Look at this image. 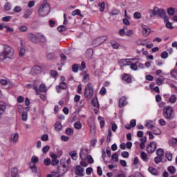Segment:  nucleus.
Instances as JSON below:
<instances>
[{"label": "nucleus", "mask_w": 177, "mask_h": 177, "mask_svg": "<svg viewBox=\"0 0 177 177\" xmlns=\"http://www.w3.org/2000/svg\"><path fill=\"white\" fill-rule=\"evenodd\" d=\"M150 17H154V16H159L160 17L164 18V21L166 23L167 28L170 30L174 29L172 23L169 22V18L167 17L165 14V10L158 8V7L153 8V10H149Z\"/></svg>", "instance_id": "nucleus-1"}, {"label": "nucleus", "mask_w": 177, "mask_h": 177, "mask_svg": "<svg viewBox=\"0 0 177 177\" xmlns=\"http://www.w3.org/2000/svg\"><path fill=\"white\" fill-rule=\"evenodd\" d=\"M95 93V91H93V84L92 83H88L87 85L85 87L84 90V97L86 99H91V97H93V94Z\"/></svg>", "instance_id": "nucleus-2"}, {"label": "nucleus", "mask_w": 177, "mask_h": 177, "mask_svg": "<svg viewBox=\"0 0 177 177\" xmlns=\"http://www.w3.org/2000/svg\"><path fill=\"white\" fill-rule=\"evenodd\" d=\"M174 113V109L169 106H165L163 108L162 115L165 118V120H168V121H171V120H174V116H172V113Z\"/></svg>", "instance_id": "nucleus-3"}, {"label": "nucleus", "mask_w": 177, "mask_h": 177, "mask_svg": "<svg viewBox=\"0 0 177 177\" xmlns=\"http://www.w3.org/2000/svg\"><path fill=\"white\" fill-rule=\"evenodd\" d=\"M39 162L38 157L33 156L29 162V168L31 169L32 174H37V164Z\"/></svg>", "instance_id": "nucleus-4"}, {"label": "nucleus", "mask_w": 177, "mask_h": 177, "mask_svg": "<svg viewBox=\"0 0 177 177\" xmlns=\"http://www.w3.org/2000/svg\"><path fill=\"white\" fill-rule=\"evenodd\" d=\"M3 53H4L8 59H13L15 57V50L8 45L3 46Z\"/></svg>", "instance_id": "nucleus-5"}, {"label": "nucleus", "mask_w": 177, "mask_h": 177, "mask_svg": "<svg viewBox=\"0 0 177 177\" xmlns=\"http://www.w3.org/2000/svg\"><path fill=\"white\" fill-rule=\"evenodd\" d=\"M33 89L35 91L37 95H39V97L41 100H45V95L44 94H41V93L45 92V84H41L39 87L34 85Z\"/></svg>", "instance_id": "nucleus-6"}, {"label": "nucleus", "mask_w": 177, "mask_h": 177, "mask_svg": "<svg viewBox=\"0 0 177 177\" xmlns=\"http://www.w3.org/2000/svg\"><path fill=\"white\" fill-rule=\"evenodd\" d=\"M157 150V142L155 141L151 142L146 147V151L148 154H153Z\"/></svg>", "instance_id": "nucleus-7"}, {"label": "nucleus", "mask_w": 177, "mask_h": 177, "mask_svg": "<svg viewBox=\"0 0 177 177\" xmlns=\"http://www.w3.org/2000/svg\"><path fill=\"white\" fill-rule=\"evenodd\" d=\"M28 37L30 41H31V42L33 44H39V42H42V40L41 39H44V38L43 35L36 37L35 35L32 33H29Z\"/></svg>", "instance_id": "nucleus-8"}, {"label": "nucleus", "mask_w": 177, "mask_h": 177, "mask_svg": "<svg viewBox=\"0 0 177 177\" xmlns=\"http://www.w3.org/2000/svg\"><path fill=\"white\" fill-rule=\"evenodd\" d=\"M105 41H107V37L102 36V37H100L95 39L93 41V44H95V45H102V44L105 42Z\"/></svg>", "instance_id": "nucleus-9"}, {"label": "nucleus", "mask_w": 177, "mask_h": 177, "mask_svg": "<svg viewBox=\"0 0 177 177\" xmlns=\"http://www.w3.org/2000/svg\"><path fill=\"white\" fill-rule=\"evenodd\" d=\"M42 73V67L39 66H35L32 68L30 73L32 75L41 74Z\"/></svg>", "instance_id": "nucleus-10"}, {"label": "nucleus", "mask_w": 177, "mask_h": 177, "mask_svg": "<svg viewBox=\"0 0 177 177\" xmlns=\"http://www.w3.org/2000/svg\"><path fill=\"white\" fill-rule=\"evenodd\" d=\"M142 35L144 37H148L150 35V32H151V29L150 28H147L146 25H142Z\"/></svg>", "instance_id": "nucleus-11"}, {"label": "nucleus", "mask_w": 177, "mask_h": 177, "mask_svg": "<svg viewBox=\"0 0 177 177\" xmlns=\"http://www.w3.org/2000/svg\"><path fill=\"white\" fill-rule=\"evenodd\" d=\"M10 141L11 143H13V145H16L19 142V133H15L11 135Z\"/></svg>", "instance_id": "nucleus-12"}, {"label": "nucleus", "mask_w": 177, "mask_h": 177, "mask_svg": "<svg viewBox=\"0 0 177 177\" xmlns=\"http://www.w3.org/2000/svg\"><path fill=\"white\" fill-rule=\"evenodd\" d=\"M88 149H82L80 153V157L81 160H86V158L88 156Z\"/></svg>", "instance_id": "nucleus-13"}, {"label": "nucleus", "mask_w": 177, "mask_h": 177, "mask_svg": "<svg viewBox=\"0 0 177 177\" xmlns=\"http://www.w3.org/2000/svg\"><path fill=\"white\" fill-rule=\"evenodd\" d=\"M128 104V102L127 101V97H122L119 100V107L122 108Z\"/></svg>", "instance_id": "nucleus-14"}, {"label": "nucleus", "mask_w": 177, "mask_h": 177, "mask_svg": "<svg viewBox=\"0 0 177 177\" xmlns=\"http://www.w3.org/2000/svg\"><path fill=\"white\" fill-rule=\"evenodd\" d=\"M0 84L1 85L7 86L8 88H12L13 86V83L10 82V80H6L5 79H2L0 80Z\"/></svg>", "instance_id": "nucleus-15"}, {"label": "nucleus", "mask_w": 177, "mask_h": 177, "mask_svg": "<svg viewBox=\"0 0 177 177\" xmlns=\"http://www.w3.org/2000/svg\"><path fill=\"white\" fill-rule=\"evenodd\" d=\"M140 157L142 161H145V162H149L150 160V156L147 155L145 151H142L140 153Z\"/></svg>", "instance_id": "nucleus-16"}, {"label": "nucleus", "mask_w": 177, "mask_h": 177, "mask_svg": "<svg viewBox=\"0 0 177 177\" xmlns=\"http://www.w3.org/2000/svg\"><path fill=\"white\" fill-rule=\"evenodd\" d=\"M5 110H6V104L3 102H0V120L2 118V114L5 113Z\"/></svg>", "instance_id": "nucleus-17"}, {"label": "nucleus", "mask_w": 177, "mask_h": 177, "mask_svg": "<svg viewBox=\"0 0 177 177\" xmlns=\"http://www.w3.org/2000/svg\"><path fill=\"white\" fill-rule=\"evenodd\" d=\"M76 175L77 176H84V168H82L80 165H77L76 167Z\"/></svg>", "instance_id": "nucleus-18"}, {"label": "nucleus", "mask_w": 177, "mask_h": 177, "mask_svg": "<svg viewBox=\"0 0 177 177\" xmlns=\"http://www.w3.org/2000/svg\"><path fill=\"white\" fill-rule=\"evenodd\" d=\"M60 89H67V83L61 82L57 87L56 90L58 93H60Z\"/></svg>", "instance_id": "nucleus-19"}, {"label": "nucleus", "mask_w": 177, "mask_h": 177, "mask_svg": "<svg viewBox=\"0 0 177 177\" xmlns=\"http://www.w3.org/2000/svg\"><path fill=\"white\" fill-rule=\"evenodd\" d=\"M122 80L127 84H131L132 82V77L129 74L124 73L122 76Z\"/></svg>", "instance_id": "nucleus-20"}, {"label": "nucleus", "mask_w": 177, "mask_h": 177, "mask_svg": "<svg viewBox=\"0 0 177 177\" xmlns=\"http://www.w3.org/2000/svg\"><path fill=\"white\" fill-rule=\"evenodd\" d=\"M21 46L19 51V57H24L26 56V47L23 46L22 42H21Z\"/></svg>", "instance_id": "nucleus-21"}, {"label": "nucleus", "mask_w": 177, "mask_h": 177, "mask_svg": "<svg viewBox=\"0 0 177 177\" xmlns=\"http://www.w3.org/2000/svg\"><path fill=\"white\" fill-rule=\"evenodd\" d=\"M38 13L39 16H45V4H42L38 10Z\"/></svg>", "instance_id": "nucleus-22"}, {"label": "nucleus", "mask_w": 177, "mask_h": 177, "mask_svg": "<svg viewBox=\"0 0 177 177\" xmlns=\"http://www.w3.org/2000/svg\"><path fill=\"white\" fill-rule=\"evenodd\" d=\"M149 172H150V174H151V175H154L155 176H157V175H158V171H157V169L153 167H150L148 169Z\"/></svg>", "instance_id": "nucleus-23"}, {"label": "nucleus", "mask_w": 177, "mask_h": 177, "mask_svg": "<svg viewBox=\"0 0 177 177\" xmlns=\"http://www.w3.org/2000/svg\"><path fill=\"white\" fill-rule=\"evenodd\" d=\"M169 146H171L172 147L177 146V138H173L169 140Z\"/></svg>", "instance_id": "nucleus-24"}, {"label": "nucleus", "mask_w": 177, "mask_h": 177, "mask_svg": "<svg viewBox=\"0 0 177 177\" xmlns=\"http://www.w3.org/2000/svg\"><path fill=\"white\" fill-rule=\"evenodd\" d=\"M176 100H177V97L176 95L175 94H172L169 99V103H171L172 104H174V103H176Z\"/></svg>", "instance_id": "nucleus-25"}, {"label": "nucleus", "mask_w": 177, "mask_h": 177, "mask_svg": "<svg viewBox=\"0 0 177 177\" xmlns=\"http://www.w3.org/2000/svg\"><path fill=\"white\" fill-rule=\"evenodd\" d=\"M110 44L113 49H118V48H120V44L114 40H111Z\"/></svg>", "instance_id": "nucleus-26"}, {"label": "nucleus", "mask_w": 177, "mask_h": 177, "mask_svg": "<svg viewBox=\"0 0 177 177\" xmlns=\"http://www.w3.org/2000/svg\"><path fill=\"white\" fill-rule=\"evenodd\" d=\"M69 156H71L72 160H76L78 158V156H77L76 151H72L69 152Z\"/></svg>", "instance_id": "nucleus-27"}, {"label": "nucleus", "mask_w": 177, "mask_h": 177, "mask_svg": "<svg viewBox=\"0 0 177 177\" xmlns=\"http://www.w3.org/2000/svg\"><path fill=\"white\" fill-rule=\"evenodd\" d=\"M156 155L159 157L164 156V149L162 148H158L156 149Z\"/></svg>", "instance_id": "nucleus-28"}, {"label": "nucleus", "mask_w": 177, "mask_h": 177, "mask_svg": "<svg viewBox=\"0 0 177 177\" xmlns=\"http://www.w3.org/2000/svg\"><path fill=\"white\" fill-rule=\"evenodd\" d=\"M138 64H139V62H136V63L131 64L130 65L131 70H132L133 71H138Z\"/></svg>", "instance_id": "nucleus-29"}, {"label": "nucleus", "mask_w": 177, "mask_h": 177, "mask_svg": "<svg viewBox=\"0 0 177 177\" xmlns=\"http://www.w3.org/2000/svg\"><path fill=\"white\" fill-rule=\"evenodd\" d=\"M145 127L148 129H151V128H153L154 127V124H153V121L151 120H148L146 122V124Z\"/></svg>", "instance_id": "nucleus-30"}, {"label": "nucleus", "mask_w": 177, "mask_h": 177, "mask_svg": "<svg viewBox=\"0 0 177 177\" xmlns=\"http://www.w3.org/2000/svg\"><path fill=\"white\" fill-rule=\"evenodd\" d=\"M21 118L22 121H27V118H28V114L27 113V111H24L21 113Z\"/></svg>", "instance_id": "nucleus-31"}, {"label": "nucleus", "mask_w": 177, "mask_h": 177, "mask_svg": "<svg viewBox=\"0 0 177 177\" xmlns=\"http://www.w3.org/2000/svg\"><path fill=\"white\" fill-rule=\"evenodd\" d=\"M167 171L171 174V175H174L176 173V169L174 166H169L167 169Z\"/></svg>", "instance_id": "nucleus-32"}, {"label": "nucleus", "mask_w": 177, "mask_h": 177, "mask_svg": "<svg viewBox=\"0 0 177 177\" xmlns=\"http://www.w3.org/2000/svg\"><path fill=\"white\" fill-rule=\"evenodd\" d=\"M128 63H131L129 59H122L120 61V64H121V66H129V64Z\"/></svg>", "instance_id": "nucleus-33"}, {"label": "nucleus", "mask_w": 177, "mask_h": 177, "mask_svg": "<svg viewBox=\"0 0 177 177\" xmlns=\"http://www.w3.org/2000/svg\"><path fill=\"white\" fill-rule=\"evenodd\" d=\"M111 136H113V133L111 132V129L108 130V136L106 138V142L110 143L111 142Z\"/></svg>", "instance_id": "nucleus-34"}, {"label": "nucleus", "mask_w": 177, "mask_h": 177, "mask_svg": "<svg viewBox=\"0 0 177 177\" xmlns=\"http://www.w3.org/2000/svg\"><path fill=\"white\" fill-rule=\"evenodd\" d=\"M62 128H63V126H62V123L60 122H56L55 124V129L57 131H62Z\"/></svg>", "instance_id": "nucleus-35"}, {"label": "nucleus", "mask_w": 177, "mask_h": 177, "mask_svg": "<svg viewBox=\"0 0 177 177\" xmlns=\"http://www.w3.org/2000/svg\"><path fill=\"white\" fill-rule=\"evenodd\" d=\"M19 172V170L17 169V168L14 167L11 169V175L12 177H16L17 176V174Z\"/></svg>", "instance_id": "nucleus-36"}, {"label": "nucleus", "mask_w": 177, "mask_h": 177, "mask_svg": "<svg viewBox=\"0 0 177 177\" xmlns=\"http://www.w3.org/2000/svg\"><path fill=\"white\" fill-rule=\"evenodd\" d=\"M32 15V10H27L24 15L25 19H28Z\"/></svg>", "instance_id": "nucleus-37"}, {"label": "nucleus", "mask_w": 177, "mask_h": 177, "mask_svg": "<svg viewBox=\"0 0 177 177\" xmlns=\"http://www.w3.org/2000/svg\"><path fill=\"white\" fill-rule=\"evenodd\" d=\"M98 6L100 7V12H104V8H106V3H104V1L99 3Z\"/></svg>", "instance_id": "nucleus-38"}, {"label": "nucleus", "mask_w": 177, "mask_h": 177, "mask_svg": "<svg viewBox=\"0 0 177 177\" xmlns=\"http://www.w3.org/2000/svg\"><path fill=\"white\" fill-rule=\"evenodd\" d=\"M155 164H160V162H162V156H156L154 158Z\"/></svg>", "instance_id": "nucleus-39"}, {"label": "nucleus", "mask_w": 177, "mask_h": 177, "mask_svg": "<svg viewBox=\"0 0 177 177\" xmlns=\"http://www.w3.org/2000/svg\"><path fill=\"white\" fill-rule=\"evenodd\" d=\"M153 135H160L161 134V130L157 127H153Z\"/></svg>", "instance_id": "nucleus-40"}, {"label": "nucleus", "mask_w": 177, "mask_h": 177, "mask_svg": "<svg viewBox=\"0 0 177 177\" xmlns=\"http://www.w3.org/2000/svg\"><path fill=\"white\" fill-rule=\"evenodd\" d=\"M48 60H53L56 56L55 55V53H49L46 56Z\"/></svg>", "instance_id": "nucleus-41"}, {"label": "nucleus", "mask_w": 177, "mask_h": 177, "mask_svg": "<svg viewBox=\"0 0 177 177\" xmlns=\"http://www.w3.org/2000/svg\"><path fill=\"white\" fill-rule=\"evenodd\" d=\"M66 135H68L69 136H71L74 133V130L71 128H67L65 131Z\"/></svg>", "instance_id": "nucleus-42"}, {"label": "nucleus", "mask_w": 177, "mask_h": 177, "mask_svg": "<svg viewBox=\"0 0 177 177\" xmlns=\"http://www.w3.org/2000/svg\"><path fill=\"white\" fill-rule=\"evenodd\" d=\"M91 103L94 107H99V102H97V98H93Z\"/></svg>", "instance_id": "nucleus-43"}, {"label": "nucleus", "mask_w": 177, "mask_h": 177, "mask_svg": "<svg viewBox=\"0 0 177 177\" xmlns=\"http://www.w3.org/2000/svg\"><path fill=\"white\" fill-rule=\"evenodd\" d=\"M74 128H75V129H81V128H82L81 122H75L74 124Z\"/></svg>", "instance_id": "nucleus-44"}, {"label": "nucleus", "mask_w": 177, "mask_h": 177, "mask_svg": "<svg viewBox=\"0 0 177 177\" xmlns=\"http://www.w3.org/2000/svg\"><path fill=\"white\" fill-rule=\"evenodd\" d=\"M59 32H63V31H66L67 28L65 26L61 25L57 28Z\"/></svg>", "instance_id": "nucleus-45"}, {"label": "nucleus", "mask_w": 177, "mask_h": 177, "mask_svg": "<svg viewBox=\"0 0 177 177\" xmlns=\"http://www.w3.org/2000/svg\"><path fill=\"white\" fill-rule=\"evenodd\" d=\"M23 10V8H21V7L17 6L14 8L13 9V12H15V13H20V12H21Z\"/></svg>", "instance_id": "nucleus-46"}, {"label": "nucleus", "mask_w": 177, "mask_h": 177, "mask_svg": "<svg viewBox=\"0 0 177 177\" xmlns=\"http://www.w3.org/2000/svg\"><path fill=\"white\" fill-rule=\"evenodd\" d=\"M72 70L74 73H78V70H80V66H78V64H75L72 66Z\"/></svg>", "instance_id": "nucleus-47"}, {"label": "nucleus", "mask_w": 177, "mask_h": 177, "mask_svg": "<svg viewBox=\"0 0 177 177\" xmlns=\"http://www.w3.org/2000/svg\"><path fill=\"white\" fill-rule=\"evenodd\" d=\"M86 68V64L85 63V62H82L80 66H79V70L80 71H82L84 70H85Z\"/></svg>", "instance_id": "nucleus-48"}, {"label": "nucleus", "mask_w": 177, "mask_h": 177, "mask_svg": "<svg viewBox=\"0 0 177 177\" xmlns=\"http://www.w3.org/2000/svg\"><path fill=\"white\" fill-rule=\"evenodd\" d=\"M133 17L134 19H142V14H140V12H136L133 14Z\"/></svg>", "instance_id": "nucleus-49"}, {"label": "nucleus", "mask_w": 177, "mask_h": 177, "mask_svg": "<svg viewBox=\"0 0 177 177\" xmlns=\"http://www.w3.org/2000/svg\"><path fill=\"white\" fill-rule=\"evenodd\" d=\"M107 92V90H106V87L103 86L101 88L100 91V94L102 95V96H104Z\"/></svg>", "instance_id": "nucleus-50"}, {"label": "nucleus", "mask_w": 177, "mask_h": 177, "mask_svg": "<svg viewBox=\"0 0 177 177\" xmlns=\"http://www.w3.org/2000/svg\"><path fill=\"white\" fill-rule=\"evenodd\" d=\"M165 157L167 158L168 161H172V153L166 152Z\"/></svg>", "instance_id": "nucleus-51"}, {"label": "nucleus", "mask_w": 177, "mask_h": 177, "mask_svg": "<svg viewBox=\"0 0 177 177\" xmlns=\"http://www.w3.org/2000/svg\"><path fill=\"white\" fill-rule=\"evenodd\" d=\"M98 120L100 121V125L101 128H103V127H104V119L102 117H99Z\"/></svg>", "instance_id": "nucleus-52"}, {"label": "nucleus", "mask_w": 177, "mask_h": 177, "mask_svg": "<svg viewBox=\"0 0 177 177\" xmlns=\"http://www.w3.org/2000/svg\"><path fill=\"white\" fill-rule=\"evenodd\" d=\"M46 12H47V15H49L50 12V5L48 3H45Z\"/></svg>", "instance_id": "nucleus-53"}, {"label": "nucleus", "mask_w": 177, "mask_h": 177, "mask_svg": "<svg viewBox=\"0 0 177 177\" xmlns=\"http://www.w3.org/2000/svg\"><path fill=\"white\" fill-rule=\"evenodd\" d=\"M87 160H88V164H93V162H95V160H93V158L92 157V156L88 155L86 157Z\"/></svg>", "instance_id": "nucleus-54"}, {"label": "nucleus", "mask_w": 177, "mask_h": 177, "mask_svg": "<svg viewBox=\"0 0 177 177\" xmlns=\"http://www.w3.org/2000/svg\"><path fill=\"white\" fill-rule=\"evenodd\" d=\"M5 10H10L12 9V4L10 3H6L4 6Z\"/></svg>", "instance_id": "nucleus-55"}, {"label": "nucleus", "mask_w": 177, "mask_h": 177, "mask_svg": "<svg viewBox=\"0 0 177 177\" xmlns=\"http://www.w3.org/2000/svg\"><path fill=\"white\" fill-rule=\"evenodd\" d=\"M18 112L21 114V113H24V107L21 105H17Z\"/></svg>", "instance_id": "nucleus-56"}, {"label": "nucleus", "mask_w": 177, "mask_h": 177, "mask_svg": "<svg viewBox=\"0 0 177 177\" xmlns=\"http://www.w3.org/2000/svg\"><path fill=\"white\" fill-rule=\"evenodd\" d=\"M167 13L169 16H174V15H175V10L174 8H169L167 10Z\"/></svg>", "instance_id": "nucleus-57"}, {"label": "nucleus", "mask_w": 177, "mask_h": 177, "mask_svg": "<svg viewBox=\"0 0 177 177\" xmlns=\"http://www.w3.org/2000/svg\"><path fill=\"white\" fill-rule=\"evenodd\" d=\"M97 173L100 176L103 175V171L102 170V167L100 166L97 167Z\"/></svg>", "instance_id": "nucleus-58"}, {"label": "nucleus", "mask_w": 177, "mask_h": 177, "mask_svg": "<svg viewBox=\"0 0 177 177\" xmlns=\"http://www.w3.org/2000/svg\"><path fill=\"white\" fill-rule=\"evenodd\" d=\"M160 57L162 59H167L168 57V53L167 51H163L160 55Z\"/></svg>", "instance_id": "nucleus-59"}, {"label": "nucleus", "mask_w": 177, "mask_h": 177, "mask_svg": "<svg viewBox=\"0 0 177 177\" xmlns=\"http://www.w3.org/2000/svg\"><path fill=\"white\" fill-rule=\"evenodd\" d=\"M121 156L123 158H128L129 157V153L128 151H123L121 153Z\"/></svg>", "instance_id": "nucleus-60"}, {"label": "nucleus", "mask_w": 177, "mask_h": 177, "mask_svg": "<svg viewBox=\"0 0 177 177\" xmlns=\"http://www.w3.org/2000/svg\"><path fill=\"white\" fill-rule=\"evenodd\" d=\"M50 74L53 78H56V77L59 75V73H57L56 71H51Z\"/></svg>", "instance_id": "nucleus-61"}, {"label": "nucleus", "mask_w": 177, "mask_h": 177, "mask_svg": "<svg viewBox=\"0 0 177 177\" xmlns=\"http://www.w3.org/2000/svg\"><path fill=\"white\" fill-rule=\"evenodd\" d=\"M57 164H59V160L58 159H53L51 161V165H53V167H56V165H57Z\"/></svg>", "instance_id": "nucleus-62"}, {"label": "nucleus", "mask_w": 177, "mask_h": 177, "mask_svg": "<svg viewBox=\"0 0 177 177\" xmlns=\"http://www.w3.org/2000/svg\"><path fill=\"white\" fill-rule=\"evenodd\" d=\"M10 19H12L11 16H6L3 17L1 20L2 21H10Z\"/></svg>", "instance_id": "nucleus-63"}, {"label": "nucleus", "mask_w": 177, "mask_h": 177, "mask_svg": "<svg viewBox=\"0 0 177 177\" xmlns=\"http://www.w3.org/2000/svg\"><path fill=\"white\" fill-rule=\"evenodd\" d=\"M5 59H8V57L4 54V53H0V61L5 60Z\"/></svg>", "instance_id": "nucleus-64"}]
</instances>
